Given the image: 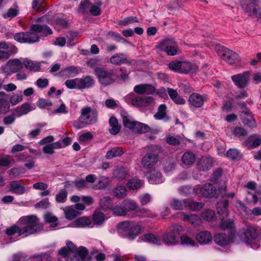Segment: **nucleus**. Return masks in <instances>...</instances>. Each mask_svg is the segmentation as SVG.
I'll list each match as a JSON object with an SVG mask.
<instances>
[{
  "mask_svg": "<svg viewBox=\"0 0 261 261\" xmlns=\"http://www.w3.org/2000/svg\"><path fill=\"white\" fill-rule=\"evenodd\" d=\"M41 227L36 216H25L21 218L17 225H14L7 228L6 233L9 236L15 234L18 236L24 234L27 236L39 231Z\"/></svg>",
  "mask_w": 261,
  "mask_h": 261,
  "instance_id": "1",
  "label": "nucleus"
},
{
  "mask_svg": "<svg viewBox=\"0 0 261 261\" xmlns=\"http://www.w3.org/2000/svg\"><path fill=\"white\" fill-rule=\"evenodd\" d=\"M98 119V112L94 108L85 107L82 108L81 115L74 122V126L81 129L88 125L96 123Z\"/></svg>",
  "mask_w": 261,
  "mask_h": 261,
  "instance_id": "2",
  "label": "nucleus"
},
{
  "mask_svg": "<svg viewBox=\"0 0 261 261\" xmlns=\"http://www.w3.org/2000/svg\"><path fill=\"white\" fill-rule=\"evenodd\" d=\"M141 227L134 222L126 221L120 222L117 226V232L119 235L129 240H133L140 233Z\"/></svg>",
  "mask_w": 261,
  "mask_h": 261,
  "instance_id": "3",
  "label": "nucleus"
},
{
  "mask_svg": "<svg viewBox=\"0 0 261 261\" xmlns=\"http://www.w3.org/2000/svg\"><path fill=\"white\" fill-rule=\"evenodd\" d=\"M27 32V43L33 44L37 42L41 36L52 34L51 29L46 25L33 24Z\"/></svg>",
  "mask_w": 261,
  "mask_h": 261,
  "instance_id": "4",
  "label": "nucleus"
},
{
  "mask_svg": "<svg viewBox=\"0 0 261 261\" xmlns=\"http://www.w3.org/2000/svg\"><path fill=\"white\" fill-rule=\"evenodd\" d=\"M160 148L158 146H149L147 148V153L142 158L141 163L143 167L148 170L152 168L159 161Z\"/></svg>",
  "mask_w": 261,
  "mask_h": 261,
  "instance_id": "5",
  "label": "nucleus"
},
{
  "mask_svg": "<svg viewBox=\"0 0 261 261\" xmlns=\"http://www.w3.org/2000/svg\"><path fill=\"white\" fill-rule=\"evenodd\" d=\"M259 4V0H244L241 7L248 16L256 18L261 22V8Z\"/></svg>",
  "mask_w": 261,
  "mask_h": 261,
  "instance_id": "6",
  "label": "nucleus"
},
{
  "mask_svg": "<svg viewBox=\"0 0 261 261\" xmlns=\"http://www.w3.org/2000/svg\"><path fill=\"white\" fill-rule=\"evenodd\" d=\"M94 74L97 78L98 82L102 86H107L112 84L115 82L113 77L115 75V70H108L103 67L95 68Z\"/></svg>",
  "mask_w": 261,
  "mask_h": 261,
  "instance_id": "7",
  "label": "nucleus"
},
{
  "mask_svg": "<svg viewBox=\"0 0 261 261\" xmlns=\"http://www.w3.org/2000/svg\"><path fill=\"white\" fill-rule=\"evenodd\" d=\"M242 239L254 249H258L260 246L256 229L252 226H248L241 235Z\"/></svg>",
  "mask_w": 261,
  "mask_h": 261,
  "instance_id": "8",
  "label": "nucleus"
},
{
  "mask_svg": "<svg viewBox=\"0 0 261 261\" xmlns=\"http://www.w3.org/2000/svg\"><path fill=\"white\" fill-rule=\"evenodd\" d=\"M184 231L183 227L178 224H174L169 228V232L165 233L162 237L163 242L168 245H174L178 244V235Z\"/></svg>",
  "mask_w": 261,
  "mask_h": 261,
  "instance_id": "9",
  "label": "nucleus"
},
{
  "mask_svg": "<svg viewBox=\"0 0 261 261\" xmlns=\"http://www.w3.org/2000/svg\"><path fill=\"white\" fill-rule=\"evenodd\" d=\"M23 67V60L21 61L18 59H13L9 60L2 66L1 70L3 73L9 76L21 70Z\"/></svg>",
  "mask_w": 261,
  "mask_h": 261,
  "instance_id": "10",
  "label": "nucleus"
},
{
  "mask_svg": "<svg viewBox=\"0 0 261 261\" xmlns=\"http://www.w3.org/2000/svg\"><path fill=\"white\" fill-rule=\"evenodd\" d=\"M158 48L164 50L168 55L173 56L178 54V46L173 39L167 38L161 41L158 46Z\"/></svg>",
  "mask_w": 261,
  "mask_h": 261,
  "instance_id": "11",
  "label": "nucleus"
},
{
  "mask_svg": "<svg viewBox=\"0 0 261 261\" xmlns=\"http://www.w3.org/2000/svg\"><path fill=\"white\" fill-rule=\"evenodd\" d=\"M215 50L222 59L230 64H234L239 60L237 54L223 46L217 44L215 46Z\"/></svg>",
  "mask_w": 261,
  "mask_h": 261,
  "instance_id": "12",
  "label": "nucleus"
},
{
  "mask_svg": "<svg viewBox=\"0 0 261 261\" xmlns=\"http://www.w3.org/2000/svg\"><path fill=\"white\" fill-rule=\"evenodd\" d=\"M17 48L14 45L9 46L5 41H0V61L7 60L12 55L17 53Z\"/></svg>",
  "mask_w": 261,
  "mask_h": 261,
  "instance_id": "13",
  "label": "nucleus"
},
{
  "mask_svg": "<svg viewBox=\"0 0 261 261\" xmlns=\"http://www.w3.org/2000/svg\"><path fill=\"white\" fill-rule=\"evenodd\" d=\"M250 74L249 71H245L242 73L232 75L231 79L238 87L243 88L248 85Z\"/></svg>",
  "mask_w": 261,
  "mask_h": 261,
  "instance_id": "14",
  "label": "nucleus"
},
{
  "mask_svg": "<svg viewBox=\"0 0 261 261\" xmlns=\"http://www.w3.org/2000/svg\"><path fill=\"white\" fill-rule=\"evenodd\" d=\"M235 234L230 233L227 236L224 233H218L214 236V240L215 243L219 246L224 247L228 245L233 241Z\"/></svg>",
  "mask_w": 261,
  "mask_h": 261,
  "instance_id": "15",
  "label": "nucleus"
},
{
  "mask_svg": "<svg viewBox=\"0 0 261 261\" xmlns=\"http://www.w3.org/2000/svg\"><path fill=\"white\" fill-rule=\"evenodd\" d=\"M206 100V95H200L196 93L192 94L189 98L190 105L195 108L201 107Z\"/></svg>",
  "mask_w": 261,
  "mask_h": 261,
  "instance_id": "16",
  "label": "nucleus"
},
{
  "mask_svg": "<svg viewBox=\"0 0 261 261\" xmlns=\"http://www.w3.org/2000/svg\"><path fill=\"white\" fill-rule=\"evenodd\" d=\"M213 160L211 157L202 156L197 162V166L200 171H207L213 166Z\"/></svg>",
  "mask_w": 261,
  "mask_h": 261,
  "instance_id": "17",
  "label": "nucleus"
},
{
  "mask_svg": "<svg viewBox=\"0 0 261 261\" xmlns=\"http://www.w3.org/2000/svg\"><path fill=\"white\" fill-rule=\"evenodd\" d=\"M9 191L16 195H22L27 192L25 188L18 180L12 181L9 184Z\"/></svg>",
  "mask_w": 261,
  "mask_h": 261,
  "instance_id": "18",
  "label": "nucleus"
},
{
  "mask_svg": "<svg viewBox=\"0 0 261 261\" xmlns=\"http://www.w3.org/2000/svg\"><path fill=\"white\" fill-rule=\"evenodd\" d=\"M78 89H88L92 87L94 84V79L89 75L83 76L82 78H77Z\"/></svg>",
  "mask_w": 261,
  "mask_h": 261,
  "instance_id": "19",
  "label": "nucleus"
},
{
  "mask_svg": "<svg viewBox=\"0 0 261 261\" xmlns=\"http://www.w3.org/2000/svg\"><path fill=\"white\" fill-rule=\"evenodd\" d=\"M200 185L196 186L194 188L190 186H183L180 187L177 191L178 193L183 196H188L192 195H196L199 193Z\"/></svg>",
  "mask_w": 261,
  "mask_h": 261,
  "instance_id": "20",
  "label": "nucleus"
},
{
  "mask_svg": "<svg viewBox=\"0 0 261 261\" xmlns=\"http://www.w3.org/2000/svg\"><path fill=\"white\" fill-rule=\"evenodd\" d=\"M198 70V67L195 64L188 61H181V67L179 73H195Z\"/></svg>",
  "mask_w": 261,
  "mask_h": 261,
  "instance_id": "21",
  "label": "nucleus"
},
{
  "mask_svg": "<svg viewBox=\"0 0 261 261\" xmlns=\"http://www.w3.org/2000/svg\"><path fill=\"white\" fill-rule=\"evenodd\" d=\"M147 178L149 182L151 184H160L165 180L162 173L156 170L151 171L149 175L147 176Z\"/></svg>",
  "mask_w": 261,
  "mask_h": 261,
  "instance_id": "22",
  "label": "nucleus"
},
{
  "mask_svg": "<svg viewBox=\"0 0 261 261\" xmlns=\"http://www.w3.org/2000/svg\"><path fill=\"white\" fill-rule=\"evenodd\" d=\"M181 219L184 221L189 222L194 227L199 226L202 224L201 218L196 215L182 213Z\"/></svg>",
  "mask_w": 261,
  "mask_h": 261,
  "instance_id": "23",
  "label": "nucleus"
},
{
  "mask_svg": "<svg viewBox=\"0 0 261 261\" xmlns=\"http://www.w3.org/2000/svg\"><path fill=\"white\" fill-rule=\"evenodd\" d=\"M196 239L199 244L204 245L211 242L213 237L210 232L206 230L202 231L196 234Z\"/></svg>",
  "mask_w": 261,
  "mask_h": 261,
  "instance_id": "24",
  "label": "nucleus"
},
{
  "mask_svg": "<svg viewBox=\"0 0 261 261\" xmlns=\"http://www.w3.org/2000/svg\"><path fill=\"white\" fill-rule=\"evenodd\" d=\"M122 119L123 124L125 127H127L131 130L134 128L136 121L125 111H122L120 113Z\"/></svg>",
  "mask_w": 261,
  "mask_h": 261,
  "instance_id": "25",
  "label": "nucleus"
},
{
  "mask_svg": "<svg viewBox=\"0 0 261 261\" xmlns=\"http://www.w3.org/2000/svg\"><path fill=\"white\" fill-rule=\"evenodd\" d=\"M216 190L215 187L211 184H206L203 187L200 186V192L204 197H211L214 196Z\"/></svg>",
  "mask_w": 261,
  "mask_h": 261,
  "instance_id": "26",
  "label": "nucleus"
},
{
  "mask_svg": "<svg viewBox=\"0 0 261 261\" xmlns=\"http://www.w3.org/2000/svg\"><path fill=\"white\" fill-rule=\"evenodd\" d=\"M72 226L75 227H93V225L92 224V221L89 217H82L75 220Z\"/></svg>",
  "mask_w": 261,
  "mask_h": 261,
  "instance_id": "27",
  "label": "nucleus"
},
{
  "mask_svg": "<svg viewBox=\"0 0 261 261\" xmlns=\"http://www.w3.org/2000/svg\"><path fill=\"white\" fill-rule=\"evenodd\" d=\"M154 90V88L150 85H138L134 88V91L139 94H152Z\"/></svg>",
  "mask_w": 261,
  "mask_h": 261,
  "instance_id": "28",
  "label": "nucleus"
},
{
  "mask_svg": "<svg viewBox=\"0 0 261 261\" xmlns=\"http://www.w3.org/2000/svg\"><path fill=\"white\" fill-rule=\"evenodd\" d=\"M220 228L222 230H228L231 234H235V226L232 220H222L220 225Z\"/></svg>",
  "mask_w": 261,
  "mask_h": 261,
  "instance_id": "29",
  "label": "nucleus"
},
{
  "mask_svg": "<svg viewBox=\"0 0 261 261\" xmlns=\"http://www.w3.org/2000/svg\"><path fill=\"white\" fill-rule=\"evenodd\" d=\"M110 63L115 65H119L122 64L127 63V59L126 56L122 53H116L111 57L110 59Z\"/></svg>",
  "mask_w": 261,
  "mask_h": 261,
  "instance_id": "30",
  "label": "nucleus"
},
{
  "mask_svg": "<svg viewBox=\"0 0 261 261\" xmlns=\"http://www.w3.org/2000/svg\"><path fill=\"white\" fill-rule=\"evenodd\" d=\"M244 143L248 147L256 148L261 145V137L257 135H251Z\"/></svg>",
  "mask_w": 261,
  "mask_h": 261,
  "instance_id": "31",
  "label": "nucleus"
},
{
  "mask_svg": "<svg viewBox=\"0 0 261 261\" xmlns=\"http://www.w3.org/2000/svg\"><path fill=\"white\" fill-rule=\"evenodd\" d=\"M196 155L193 152L187 151L182 154L181 162L186 166H191L194 163Z\"/></svg>",
  "mask_w": 261,
  "mask_h": 261,
  "instance_id": "32",
  "label": "nucleus"
},
{
  "mask_svg": "<svg viewBox=\"0 0 261 261\" xmlns=\"http://www.w3.org/2000/svg\"><path fill=\"white\" fill-rule=\"evenodd\" d=\"M79 72V71L77 67L70 66L62 70L59 73L61 76L69 77L76 75L78 74Z\"/></svg>",
  "mask_w": 261,
  "mask_h": 261,
  "instance_id": "33",
  "label": "nucleus"
},
{
  "mask_svg": "<svg viewBox=\"0 0 261 261\" xmlns=\"http://www.w3.org/2000/svg\"><path fill=\"white\" fill-rule=\"evenodd\" d=\"M99 204L102 210L107 211L112 208L113 201L110 196H105L100 199Z\"/></svg>",
  "mask_w": 261,
  "mask_h": 261,
  "instance_id": "34",
  "label": "nucleus"
},
{
  "mask_svg": "<svg viewBox=\"0 0 261 261\" xmlns=\"http://www.w3.org/2000/svg\"><path fill=\"white\" fill-rule=\"evenodd\" d=\"M8 97L4 92H0V113H6L9 109L10 106L7 101Z\"/></svg>",
  "mask_w": 261,
  "mask_h": 261,
  "instance_id": "35",
  "label": "nucleus"
},
{
  "mask_svg": "<svg viewBox=\"0 0 261 261\" xmlns=\"http://www.w3.org/2000/svg\"><path fill=\"white\" fill-rule=\"evenodd\" d=\"M70 186V184L67 182L65 184L64 188L61 190L56 195V200L58 202L64 203L66 201L67 197V189Z\"/></svg>",
  "mask_w": 261,
  "mask_h": 261,
  "instance_id": "36",
  "label": "nucleus"
},
{
  "mask_svg": "<svg viewBox=\"0 0 261 261\" xmlns=\"http://www.w3.org/2000/svg\"><path fill=\"white\" fill-rule=\"evenodd\" d=\"M139 240L140 241H146L157 245H160L162 244V241L159 238L151 233L145 234L141 236Z\"/></svg>",
  "mask_w": 261,
  "mask_h": 261,
  "instance_id": "37",
  "label": "nucleus"
},
{
  "mask_svg": "<svg viewBox=\"0 0 261 261\" xmlns=\"http://www.w3.org/2000/svg\"><path fill=\"white\" fill-rule=\"evenodd\" d=\"M122 204L124 206L126 215L129 211H136L137 212L139 208L138 205L134 201L129 199H126L122 201Z\"/></svg>",
  "mask_w": 261,
  "mask_h": 261,
  "instance_id": "38",
  "label": "nucleus"
},
{
  "mask_svg": "<svg viewBox=\"0 0 261 261\" xmlns=\"http://www.w3.org/2000/svg\"><path fill=\"white\" fill-rule=\"evenodd\" d=\"M31 110H32V109L31 108L30 104L28 102H25L20 107L17 108L14 114L17 117H20L22 115L27 114Z\"/></svg>",
  "mask_w": 261,
  "mask_h": 261,
  "instance_id": "39",
  "label": "nucleus"
},
{
  "mask_svg": "<svg viewBox=\"0 0 261 261\" xmlns=\"http://www.w3.org/2000/svg\"><path fill=\"white\" fill-rule=\"evenodd\" d=\"M229 201L227 199L223 200L222 202H219L217 205V212L219 214L223 215L226 217L228 215V206Z\"/></svg>",
  "mask_w": 261,
  "mask_h": 261,
  "instance_id": "40",
  "label": "nucleus"
},
{
  "mask_svg": "<svg viewBox=\"0 0 261 261\" xmlns=\"http://www.w3.org/2000/svg\"><path fill=\"white\" fill-rule=\"evenodd\" d=\"M245 114L247 117H244L242 121L244 125L249 126L250 128L256 127V121L255 119L251 116V112L247 110L244 112Z\"/></svg>",
  "mask_w": 261,
  "mask_h": 261,
  "instance_id": "41",
  "label": "nucleus"
},
{
  "mask_svg": "<svg viewBox=\"0 0 261 261\" xmlns=\"http://www.w3.org/2000/svg\"><path fill=\"white\" fill-rule=\"evenodd\" d=\"M106 217L105 214L98 211H95L93 215L92 224L96 226L101 225L106 220Z\"/></svg>",
  "mask_w": 261,
  "mask_h": 261,
  "instance_id": "42",
  "label": "nucleus"
},
{
  "mask_svg": "<svg viewBox=\"0 0 261 261\" xmlns=\"http://www.w3.org/2000/svg\"><path fill=\"white\" fill-rule=\"evenodd\" d=\"M23 65L31 71H37L40 69V63L27 59H23Z\"/></svg>",
  "mask_w": 261,
  "mask_h": 261,
  "instance_id": "43",
  "label": "nucleus"
},
{
  "mask_svg": "<svg viewBox=\"0 0 261 261\" xmlns=\"http://www.w3.org/2000/svg\"><path fill=\"white\" fill-rule=\"evenodd\" d=\"M187 199H173L170 202V205L175 210H182L187 207Z\"/></svg>",
  "mask_w": 261,
  "mask_h": 261,
  "instance_id": "44",
  "label": "nucleus"
},
{
  "mask_svg": "<svg viewBox=\"0 0 261 261\" xmlns=\"http://www.w3.org/2000/svg\"><path fill=\"white\" fill-rule=\"evenodd\" d=\"M109 124L111 128L109 129V132L112 135H116L120 129V125L118 123V120L115 117H111L109 119Z\"/></svg>",
  "mask_w": 261,
  "mask_h": 261,
  "instance_id": "45",
  "label": "nucleus"
},
{
  "mask_svg": "<svg viewBox=\"0 0 261 261\" xmlns=\"http://www.w3.org/2000/svg\"><path fill=\"white\" fill-rule=\"evenodd\" d=\"M65 217L69 220H72L81 213L72 205L63 209Z\"/></svg>",
  "mask_w": 261,
  "mask_h": 261,
  "instance_id": "46",
  "label": "nucleus"
},
{
  "mask_svg": "<svg viewBox=\"0 0 261 261\" xmlns=\"http://www.w3.org/2000/svg\"><path fill=\"white\" fill-rule=\"evenodd\" d=\"M44 219L46 223L50 224L51 227L54 228L58 226V218L52 213H46L44 216Z\"/></svg>",
  "mask_w": 261,
  "mask_h": 261,
  "instance_id": "47",
  "label": "nucleus"
},
{
  "mask_svg": "<svg viewBox=\"0 0 261 261\" xmlns=\"http://www.w3.org/2000/svg\"><path fill=\"white\" fill-rule=\"evenodd\" d=\"M75 254V257L77 261H82L87 255L88 250L84 247L81 246L77 248V250L73 252Z\"/></svg>",
  "mask_w": 261,
  "mask_h": 261,
  "instance_id": "48",
  "label": "nucleus"
},
{
  "mask_svg": "<svg viewBox=\"0 0 261 261\" xmlns=\"http://www.w3.org/2000/svg\"><path fill=\"white\" fill-rule=\"evenodd\" d=\"M149 130L150 128L147 125L136 121L132 131L137 133H145Z\"/></svg>",
  "mask_w": 261,
  "mask_h": 261,
  "instance_id": "49",
  "label": "nucleus"
},
{
  "mask_svg": "<svg viewBox=\"0 0 261 261\" xmlns=\"http://www.w3.org/2000/svg\"><path fill=\"white\" fill-rule=\"evenodd\" d=\"M123 153V151L121 148L115 147L107 152L106 158L107 159H111L114 157L121 156Z\"/></svg>",
  "mask_w": 261,
  "mask_h": 261,
  "instance_id": "50",
  "label": "nucleus"
},
{
  "mask_svg": "<svg viewBox=\"0 0 261 261\" xmlns=\"http://www.w3.org/2000/svg\"><path fill=\"white\" fill-rule=\"evenodd\" d=\"M114 195L118 198H122L127 195V190L124 186H117L113 190Z\"/></svg>",
  "mask_w": 261,
  "mask_h": 261,
  "instance_id": "51",
  "label": "nucleus"
},
{
  "mask_svg": "<svg viewBox=\"0 0 261 261\" xmlns=\"http://www.w3.org/2000/svg\"><path fill=\"white\" fill-rule=\"evenodd\" d=\"M143 184L144 182L142 180L137 178H133L130 179L127 185L130 189L135 190L142 187Z\"/></svg>",
  "mask_w": 261,
  "mask_h": 261,
  "instance_id": "52",
  "label": "nucleus"
},
{
  "mask_svg": "<svg viewBox=\"0 0 261 261\" xmlns=\"http://www.w3.org/2000/svg\"><path fill=\"white\" fill-rule=\"evenodd\" d=\"M137 215L141 217L153 218L156 216V215L150 210L145 208H140L139 207L137 211Z\"/></svg>",
  "mask_w": 261,
  "mask_h": 261,
  "instance_id": "53",
  "label": "nucleus"
},
{
  "mask_svg": "<svg viewBox=\"0 0 261 261\" xmlns=\"http://www.w3.org/2000/svg\"><path fill=\"white\" fill-rule=\"evenodd\" d=\"M204 206L202 202H195L187 200V207L193 211H198L200 210Z\"/></svg>",
  "mask_w": 261,
  "mask_h": 261,
  "instance_id": "54",
  "label": "nucleus"
},
{
  "mask_svg": "<svg viewBox=\"0 0 261 261\" xmlns=\"http://www.w3.org/2000/svg\"><path fill=\"white\" fill-rule=\"evenodd\" d=\"M166 106L162 104L161 105L159 108L158 112L154 115V117L156 119L161 120L166 117Z\"/></svg>",
  "mask_w": 261,
  "mask_h": 261,
  "instance_id": "55",
  "label": "nucleus"
},
{
  "mask_svg": "<svg viewBox=\"0 0 261 261\" xmlns=\"http://www.w3.org/2000/svg\"><path fill=\"white\" fill-rule=\"evenodd\" d=\"M201 216L204 221L211 222L214 219L215 213V211L213 210H206L201 213Z\"/></svg>",
  "mask_w": 261,
  "mask_h": 261,
  "instance_id": "56",
  "label": "nucleus"
},
{
  "mask_svg": "<svg viewBox=\"0 0 261 261\" xmlns=\"http://www.w3.org/2000/svg\"><path fill=\"white\" fill-rule=\"evenodd\" d=\"M45 2L44 0H33L32 3V8L33 10L39 12L44 11Z\"/></svg>",
  "mask_w": 261,
  "mask_h": 261,
  "instance_id": "57",
  "label": "nucleus"
},
{
  "mask_svg": "<svg viewBox=\"0 0 261 261\" xmlns=\"http://www.w3.org/2000/svg\"><path fill=\"white\" fill-rule=\"evenodd\" d=\"M111 211L115 216H124L126 215L125 211L122 203L120 205H113Z\"/></svg>",
  "mask_w": 261,
  "mask_h": 261,
  "instance_id": "58",
  "label": "nucleus"
},
{
  "mask_svg": "<svg viewBox=\"0 0 261 261\" xmlns=\"http://www.w3.org/2000/svg\"><path fill=\"white\" fill-rule=\"evenodd\" d=\"M235 205L242 215H247L249 214V210L241 200L237 199L236 201Z\"/></svg>",
  "mask_w": 261,
  "mask_h": 261,
  "instance_id": "59",
  "label": "nucleus"
},
{
  "mask_svg": "<svg viewBox=\"0 0 261 261\" xmlns=\"http://www.w3.org/2000/svg\"><path fill=\"white\" fill-rule=\"evenodd\" d=\"M53 25L57 30H60L67 27V21L66 19L57 17L53 22Z\"/></svg>",
  "mask_w": 261,
  "mask_h": 261,
  "instance_id": "60",
  "label": "nucleus"
},
{
  "mask_svg": "<svg viewBox=\"0 0 261 261\" xmlns=\"http://www.w3.org/2000/svg\"><path fill=\"white\" fill-rule=\"evenodd\" d=\"M27 32H21L14 35V39L20 43H27Z\"/></svg>",
  "mask_w": 261,
  "mask_h": 261,
  "instance_id": "61",
  "label": "nucleus"
},
{
  "mask_svg": "<svg viewBox=\"0 0 261 261\" xmlns=\"http://www.w3.org/2000/svg\"><path fill=\"white\" fill-rule=\"evenodd\" d=\"M176 164L173 161L168 160L163 164L165 172L168 174L175 168Z\"/></svg>",
  "mask_w": 261,
  "mask_h": 261,
  "instance_id": "62",
  "label": "nucleus"
},
{
  "mask_svg": "<svg viewBox=\"0 0 261 261\" xmlns=\"http://www.w3.org/2000/svg\"><path fill=\"white\" fill-rule=\"evenodd\" d=\"M73 183L74 186L79 190H82L89 187V184L84 179L76 180Z\"/></svg>",
  "mask_w": 261,
  "mask_h": 261,
  "instance_id": "63",
  "label": "nucleus"
},
{
  "mask_svg": "<svg viewBox=\"0 0 261 261\" xmlns=\"http://www.w3.org/2000/svg\"><path fill=\"white\" fill-rule=\"evenodd\" d=\"M91 3L89 0L82 1L79 7V11L82 13H87L89 12Z\"/></svg>",
  "mask_w": 261,
  "mask_h": 261,
  "instance_id": "64",
  "label": "nucleus"
}]
</instances>
